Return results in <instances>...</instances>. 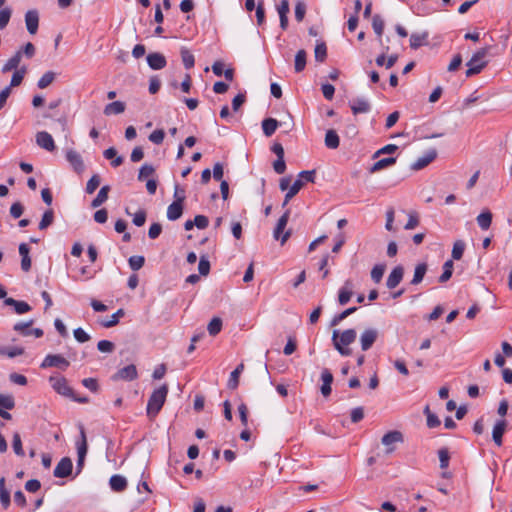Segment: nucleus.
Returning <instances> with one entry per match:
<instances>
[{
    "mask_svg": "<svg viewBox=\"0 0 512 512\" xmlns=\"http://www.w3.org/2000/svg\"><path fill=\"white\" fill-rule=\"evenodd\" d=\"M340 139L335 130H328L325 134V145L330 149H336L339 147Z\"/></svg>",
    "mask_w": 512,
    "mask_h": 512,
    "instance_id": "obj_30",
    "label": "nucleus"
},
{
    "mask_svg": "<svg viewBox=\"0 0 512 512\" xmlns=\"http://www.w3.org/2000/svg\"><path fill=\"white\" fill-rule=\"evenodd\" d=\"M356 337L357 333L355 329H347L341 333L338 330H334L332 334V342L335 349L342 356H350L352 354V349L349 348V345L356 340Z\"/></svg>",
    "mask_w": 512,
    "mask_h": 512,
    "instance_id": "obj_1",
    "label": "nucleus"
},
{
    "mask_svg": "<svg viewBox=\"0 0 512 512\" xmlns=\"http://www.w3.org/2000/svg\"><path fill=\"white\" fill-rule=\"evenodd\" d=\"M4 304L7 306L14 307V310L17 314L21 315L27 313L31 310V306L25 301H18L13 298H5Z\"/></svg>",
    "mask_w": 512,
    "mask_h": 512,
    "instance_id": "obj_19",
    "label": "nucleus"
},
{
    "mask_svg": "<svg viewBox=\"0 0 512 512\" xmlns=\"http://www.w3.org/2000/svg\"><path fill=\"white\" fill-rule=\"evenodd\" d=\"M404 275V269L402 266H396L389 274L386 280V286L389 289H394L402 281Z\"/></svg>",
    "mask_w": 512,
    "mask_h": 512,
    "instance_id": "obj_14",
    "label": "nucleus"
},
{
    "mask_svg": "<svg viewBox=\"0 0 512 512\" xmlns=\"http://www.w3.org/2000/svg\"><path fill=\"white\" fill-rule=\"evenodd\" d=\"M506 425H507L506 421L501 419V420H498L493 427L492 438H493L494 443L498 447L502 446V437L506 430Z\"/></svg>",
    "mask_w": 512,
    "mask_h": 512,
    "instance_id": "obj_17",
    "label": "nucleus"
},
{
    "mask_svg": "<svg viewBox=\"0 0 512 512\" xmlns=\"http://www.w3.org/2000/svg\"><path fill=\"white\" fill-rule=\"evenodd\" d=\"M110 487L115 492H121L127 487V480L121 475H113L109 480Z\"/></svg>",
    "mask_w": 512,
    "mask_h": 512,
    "instance_id": "obj_24",
    "label": "nucleus"
},
{
    "mask_svg": "<svg viewBox=\"0 0 512 512\" xmlns=\"http://www.w3.org/2000/svg\"><path fill=\"white\" fill-rule=\"evenodd\" d=\"M11 14L12 11L8 7L0 10V30L4 29L8 25Z\"/></svg>",
    "mask_w": 512,
    "mask_h": 512,
    "instance_id": "obj_57",
    "label": "nucleus"
},
{
    "mask_svg": "<svg viewBox=\"0 0 512 512\" xmlns=\"http://www.w3.org/2000/svg\"><path fill=\"white\" fill-rule=\"evenodd\" d=\"M165 133L162 129H157L149 135V140L154 144H161L164 140Z\"/></svg>",
    "mask_w": 512,
    "mask_h": 512,
    "instance_id": "obj_62",
    "label": "nucleus"
},
{
    "mask_svg": "<svg viewBox=\"0 0 512 512\" xmlns=\"http://www.w3.org/2000/svg\"><path fill=\"white\" fill-rule=\"evenodd\" d=\"M155 169L151 164L145 163L141 166L138 174V180L144 181L145 179L154 175Z\"/></svg>",
    "mask_w": 512,
    "mask_h": 512,
    "instance_id": "obj_47",
    "label": "nucleus"
},
{
    "mask_svg": "<svg viewBox=\"0 0 512 512\" xmlns=\"http://www.w3.org/2000/svg\"><path fill=\"white\" fill-rule=\"evenodd\" d=\"M125 103L121 101H114L112 103H109L104 108V114L109 115H118L125 111Z\"/></svg>",
    "mask_w": 512,
    "mask_h": 512,
    "instance_id": "obj_25",
    "label": "nucleus"
},
{
    "mask_svg": "<svg viewBox=\"0 0 512 512\" xmlns=\"http://www.w3.org/2000/svg\"><path fill=\"white\" fill-rule=\"evenodd\" d=\"M402 441H403V435L399 431H390L382 437V444L385 446H390L393 443L402 442Z\"/></svg>",
    "mask_w": 512,
    "mask_h": 512,
    "instance_id": "obj_32",
    "label": "nucleus"
},
{
    "mask_svg": "<svg viewBox=\"0 0 512 512\" xmlns=\"http://www.w3.org/2000/svg\"><path fill=\"white\" fill-rule=\"evenodd\" d=\"M352 288L351 281L347 280L344 286L339 290L338 301L341 305H345L350 301L353 294Z\"/></svg>",
    "mask_w": 512,
    "mask_h": 512,
    "instance_id": "obj_23",
    "label": "nucleus"
},
{
    "mask_svg": "<svg viewBox=\"0 0 512 512\" xmlns=\"http://www.w3.org/2000/svg\"><path fill=\"white\" fill-rule=\"evenodd\" d=\"M489 48H482L473 54L471 59L467 62L468 69L466 71V76L471 77L475 74H478L482 71V69L487 65V61L485 60L488 54Z\"/></svg>",
    "mask_w": 512,
    "mask_h": 512,
    "instance_id": "obj_3",
    "label": "nucleus"
},
{
    "mask_svg": "<svg viewBox=\"0 0 512 512\" xmlns=\"http://www.w3.org/2000/svg\"><path fill=\"white\" fill-rule=\"evenodd\" d=\"M306 57L307 54L305 50L301 49L299 50L295 55V61H294V69L297 73L303 71L306 66Z\"/></svg>",
    "mask_w": 512,
    "mask_h": 512,
    "instance_id": "obj_37",
    "label": "nucleus"
},
{
    "mask_svg": "<svg viewBox=\"0 0 512 512\" xmlns=\"http://www.w3.org/2000/svg\"><path fill=\"white\" fill-rule=\"evenodd\" d=\"M378 330L375 328L365 329L360 335V344L363 351L369 350L378 338Z\"/></svg>",
    "mask_w": 512,
    "mask_h": 512,
    "instance_id": "obj_6",
    "label": "nucleus"
},
{
    "mask_svg": "<svg viewBox=\"0 0 512 512\" xmlns=\"http://www.w3.org/2000/svg\"><path fill=\"white\" fill-rule=\"evenodd\" d=\"M353 114L368 113L371 109L369 101L365 98H356L350 102Z\"/></svg>",
    "mask_w": 512,
    "mask_h": 512,
    "instance_id": "obj_16",
    "label": "nucleus"
},
{
    "mask_svg": "<svg viewBox=\"0 0 512 512\" xmlns=\"http://www.w3.org/2000/svg\"><path fill=\"white\" fill-rule=\"evenodd\" d=\"M244 370V364H239L230 374V377L227 382V386L229 389H236L239 385V377L242 371Z\"/></svg>",
    "mask_w": 512,
    "mask_h": 512,
    "instance_id": "obj_26",
    "label": "nucleus"
},
{
    "mask_svg": "<svg viewBox=\"0 0 512 512\" xmlns=\"http://www.w3.org/2000/svg\"><path fill=\"white\" fill-rule=\"evenodd\" d=\"M288 220H289V211H286L278 220L277 222V225L273 231V237L275 240H280L281 241V244L283 245L290 237L291 233L290 231H286L285 233L284 230L287 226V223H288Z\"/></svg>",
    "mask_w": 512,
    "mask_h": 512,
    "instance_id": "obj_4",
    "label": "nucleus"
},
{
    "mask_svg": "<svg viewBox=\"0 0 512 512\" xmlns=\"http://www.w3.org/2000/svg\"><path fill=\"white\" fill-rule=\"evenodd\" d=\"M23 353H24V349L22 347H18V346L0 348V354L3 356H7L9 358H14L16 356H20Z\"/></svg>",
    "mask_w": 512,
    "mask_h": 512,
    "instance_id": "obj_44",
    "label": "nucleus"
},
{
    "mask_svg": "<svg viewBox=\"0 0 512 512\" xmlns=\"http://www.w3.org/2000/svg\"><path fill=\"white\" fill-rule=\"evenodd\" d=\"M278 121L274 118H266L262 121V130L265 136H272L278 128Z\"/></svg>",
    "mask_w": 512,
    "mask_h": 512,
    "instance_id": "obj_27",
    "label": "nucleus"
},
{
    "mask_svg": "<svg viewBox=\"0 0 512 512\" xmlns=\"http://www.w3.org/2000/svg\"><path fill=\"white\" fill-rule=\"evenodd\" d=\"M25 23L30 34H35L39 25V14L36 10H29L25 14Z\"/></svg>",
    "mask_w": 512,
    "mask_h": 512,
    "instance_id": "obj_15",
    "label": "nucleus"
},
{
    "mask_svg": "<svg viewBox=\"0 0 512 512\" xmlns=\"http://www.w3.org/2000/svg\"><path fill=\"white\" fill-rule=\"evenodd\" d=\"M29 247L26 243L19 245V254L21 256V269L28 272L31 268V258L29 256Z\"/></svg>",
    "mask_w": 512,
    "mask_h": 512,
    "instance_id": "obj_22",
    "label": "nucleus"
},
{
    "mask_svg": "<svg viewBox=\"0 0 512 512\" xmlns=\"http://www.w3.org/2000/svg\"><path fill=\"white\" fill-rule=\"evenodd\" d=\"M168 394V386L166 384L155 389L147 403V415L149 418H155L163 407Z\"/></svg>",
    "mask_w": 512,
    "mask_h": 512,
    "instance_id": "obj_2",
    "label": "nucleus"
},
{
    "mask_svg": "<svg viewBox=\"0 0 512 512\" xmlns=\"http://www.w3.org/2000/svg\"><path fill=\"white\" fill-rule=\"evenodd\" d=\"M36 143L41 148L50 152L55 149L54 140L52 136L46 131H40L36 134Z\"/></svg>",
    "mask_w": 512,
    "mask_h": 512,
    "instance_id": "obj_13",
    "label": "nucleus"
},
{
    "mask_svg": "<svg viewBox=\"0 0 512 512\" xmlns=\"http://www.w3.org/2000/svg\"><path fill=\"white\" fill-rule=\"evenodd\" d=\"M25 73H26V69L25 68H21L19 70H16L13 73V75H12L9 87L11 88V87L19 86L21 84V82L23 81Z\"/></svg>",
    "mask_w": 512,
    "mask_h": 512,
    "instance_id": "obj_55",
    "label": "nucleus"
},
{
    "mask_svg": "<svg viewBox=\"0 0 512 512\" xmlns=\"http://www.w3.org/2000/svg\"><path fill=\"white\" fill-rule=\"evenodd\" d=\"M15 407V399L10 394H0V411L12 410Z\"/></svg>",
    "mask_w": 512,
    "mask_h": 512,
    "instance_id": "obj_38",
    "label": "nucleus"
},
{
    "mask_svg": "<svg viewBox=\"0 0 512 512\" xmlns=\"http://www.w3.org/2000/svg\"><path fill=\"white\" fill-rule=\"evenodd\" d=\"M306 13V5L302 1H298L295 5V18L298 22L304 19Z\"/></svg>",
    "mask_w": 512,
    "mask_h": 512,
    "instance_id": "obj_61",
    "label": "nucleus"
},
{
    "mask_svg": "<svg viewBox=\"0 0 512 512\" xmlns=\"http://www.w3.org/2000/svg\"><path fill=\"white\" fill-rule=\"evenodd\" d=\"M73 334H74V338L80 342V343H84V342H87L90 340V335L88 333H86L82 328H76L74 331H73Z\"/></svg>",
    "mask_w": 512,
    "mask_h": 512,
    "instance_id": "obj_64",
    "label": "nucleus"
},
{
    "mask_svg": "<svg viewBox=\"0 0 512 512\" xmlns=\"http://www.w3.org/2000/svg\"><path fill=\"white\" fill-rule=\"evenodd\" d=\"M222 329V320L219 317H214L208 324L207 330L211 336L217 335Z\"/></svg>",
    "mask_w": 512,
    "mask_h": 512,
    "instance_id": "obj_46",
    "label": "nucleus"
},
{
    "mask_svg": "<svg viewBox=\"0 0 512 512\" xmlns=\"http://www.w3.org/2000/svg\"><path fill=\"white\" fill-rule=\"evenodd\" d=\"M56 74L53 71L45 72L37 82V86L40 89L47 88L55 80Z\"/></svg>",
    "mask_w": 512,
    "mask_h": 512,
    "instance_id": "obj_40",
    "label": "nucleus"
},
{
    "mask_svg": "<svg viewBox=\"0 0 512 512\" xmlns=\"http://www.w3.org/2000/svg\"><path fill=\"white\" fill-rule=\"evenodd\" d=\"M49 382L52 388L63 396H71L72 389L69 387L67 381L63 377H50Z\"/></svg>",
    "mask_w": 512,
    "mask_h": 512,
    "instance_id": "obj_9",
    "label": "nucleus"
},
{
    "mask_svg": "<svg viewBox=\"0 0 512 512\" xmlns=\"http://www.w3.org/2000/svg\"><path fill=\"white\" fill-rule=\"evenodd\" d=\"M81 441L77 443V454L79 458H85L87 454V441L84 428H80Z\"/></svg>",
    "mask_w": 512,
    "mask_h": 512,
    "instance_id": "obj_42",
    "label": "nucleus"
},
{
    "mask_svg": "<svg viewBox=\"0 0 512 512\" xmlns=\"http://www.w3.org/2000/svg\"><path fill=\"white\" fill-rule=\"evenodd\" d=\"M73 464L69 457L62 458L54 469V476L57 478L68 477L72 472Z\"/></svg>",
    "mask_w": 512,
    "mask_h": 512,
    "instance_id": "obj_10",
    "label": "nucleus"
},
{
    "mask_svg": "<svg viewBox=\"0 0 512 512\" xmlns=\"http://www.w3.org/2000/svg\"><path fill=\"white\" fill-rule=\"evenodd\" d=\"M385 271L384 265H375L371 270V278L374 282L379 283Z\"/></svg>",
    "mask_w": 512,
    "mask_h": 512,
    "instance_id": "obj_60",
    "label": "nucleus"
},
{
    "mask_svg": "<svg viewBox=\"0 0 512 512\" xmlns=\"http://www.w3.org/2000/svg\"><path fill=\"white\" fill-rule=\"evenodd\" d=\"M321 380L323 382L321 386V393L324 397H327L331 393V384L333 382V375L329 369L325 368L322 370Z\"/></svg>",
    "mask_w": 512,
    "mask_h": 512,
    "instance_id": "obj_18",
    "label": "nucleus"
},
{
    "mask_svg": "<svg viewBox=\"0 0 512 512\" xmlns=\"http://www.w3.org/2000/svg\"><path fill=\"white\" fill-rule=\"evenodd\" d=\"M182 199L174 201L167 208V218L171 221L179 219L183 213Z\"/></svg>",
    "mask_w": 512,
    "mask_h": 512,
    "instance_id": "obj_21",
    "label": "nucleus"
},
{
    "mask_svg": "<svg viewBox=\"0 0 512 512\" xmlns=\"http://www.w3.org/2000/svg\"><path fill=\"white\" fill-rule=\"evenodd\" d=\"M429 33L424 31L422 33H412L410 36V47L414 50L421 46L428 44Z\"/></svg>",
    "mask_w": 512,
    "mask_h": 512,
    "instance_id": "obj_20",
    "label": "nucleus"
},
{
    "mask_svg": "<svg viewBox=\"0 0 512 512\" xmlns=\"http://www.w3.org/2000/svg\"><path fill=\"white\" fill-rule=\"evenodd\" d=\"M437 156V152L435 149L428 150L423 156L419 157L413 164L411 168L415 171L421 170L428 166Z\"/></svg>",
    "mask_w": 512,
    "mask_h": 512,
    "instance_id": "obj_11",
    "label": "nucleus"
},
{
    "mask_svg": "<svg viewBox=\"0 0 512 512\" xmlns=\"http://www.w3.org/2000/svg\"><path fill=\"white\" fill-rule=\"evenodd\" d=\"M372 27L374 32L381 37L384 30V21L380 15H374L372 19Z\"/></svg>",
    "mask_w": 512,
    "mask_h": 512,
    "instance_id": "obj_53",
    "label": "nucleus"
},
{
    "mask_svg": "<svg viewBox=\"0 0 512 512\" xmlns=\"http://www.w3.org/2000/svg\"><path fill=\"white\" fill-rule=\"evenodd\" d=\"M100 185V177L99 175L95 174L93 175L86 184V192L88 194H92L95 192V190Z\"/></svg>",
    "mask_w": 512,
    "mask_h": 512,
    "instance_id": "obj_59",
    "label": "nucleus"
},
{
    "mask_svg": "<svg viewBox=\"0 0 512 512\" xmlns=\"http://www.w3.org/2000/svg\"><path fill=\"white\" fill-rule=\"evenodd\" d=\"M304 182L301 179H297L289 188L288 192L285 195V199L283 202V206L287 205L288 202L300 191L303 187Z\"/></svg>",
    "mask_w": 512,
    "mask_h": 512,
    "instance_id": "obj_35",
    "label": "nucleus"
},
{
    "mask_svg": "<svg viewBox=\"0 0 512 512\" xmlns=\"http://www.w3.org/2000/svg\"><path fill=\"white\" fill-rule=\"evenodd\" d=\"M69 366V361L59 354H48L41 363V368L57 367L61 370H66Z\"/></svg>",
    "mask_w": 512,
    "mask_h": 512,
    "instance_id": "obj_5",
    "label": "nucleus"
},
{
    "mask_svg": "<svg viewBox=\"0 0 512 512\" xmlns=\"http://www.w3.org/2000/svg\"><path fill=\"white\" fill-rule=\"evenodd\" d=\"M427 272V265L426 263H420L415 267L414 275L411 280L412 285H418L422 282L425 274Z\"/></svg>",
    "mask_w": 512,
    "mask_h": 512,
    "instance_id": "obj_34",
    "label": "nucleus"
},
{
    "mask_svg": "<svg viewBox=\"0 0 512 512\" xmlns=\"http://www.w3.org/2000/svg\"><path fill=\"white\" fill-rule=\"evenodd\" d=\"M440 468L446 469L449 466L450 454L447 448H441L438 451Z\"/></svg>",
    "mask_w": 512,
    "mask_h": 512,
    "instance_id": "obj_56",
    "label": "nucleus"
},
{
    "mask_svg": "<svg viewBox=\"0 0 512 512\" xmlns=\"http://www.w3.org/2000/svg\"><path fill=\"white\" fill-rule=\"evenodd\" d=\"M453 267H454V264H453L452 260H447L443 264V272L439 277V282L445 283L446 281H448L451 278L452 273H453Z\"/></svg>",
    "mask_w": 512,
    "mask_h": 512,
    "instance_id": "obj_43",
    "label": "nucleus"
},
{
    "mask_svg": "<svg viewBox=\"0 0 512 512\" xmlns=\"http://www.w3.org/2000/svg\"><path fill=\"white\" fill-rule=\"evenodd\" d=\"M464 250L465 243L462 240L455 241L452 249V258L454 260H460L463 256Z\"/></svg>",
    "mask_w": 512,
    "mask_h": 512,
    "instance_id": "obj_49",
    "label": "nucleus"
},
{
    "mask_svg": "<svg viewBox=\"0 0 512 512\" xmlns=\"http://www.w3.org/2000/svg\"><path fill=\"white\" fill-rule=\"evenodd\" d=\"M12 447L16 455L24 456V450L22 448V441L19 433H14Z\"/></svg>",
    "mask_w": 512,
    "mask_h": 512,
    "instance_id": "obj_58",
    "label": "nucleus"
},
{
    "mask_svg": "<svg viewBox=\"0 0 512 512\" xmlns=\"http://www.w3.org/2000/svg\"><path fill=\"white\" fill-rule=\"evenodd\" d=\"M124 316V310L119 309L114 314L111 315L108 321L102 322V326L105 328H110L119 323L120 317Z\"/></svg>",
    "mask_w": 512,
    "mask_h": 512,
    "instance_id": "obj_50",
    "label": "nucleus"
},
{
    "mask_svg": "<svg viewBox=\"0 0 512 512\" xmlns=\"http://www.w3.org/2000/svg\"><path fill=\"white\" fill-rule=\"evenodd\" d=\"M138 377L136 366L131 364L119 369L114 375L113 380L132 381Z\"/></svg>",
    "mask_w": 512,
    "mask_h": 512,
    "instance_id": "obj_8",
    "label": "nucleus"
},
{
    "mask_svg": "<svg viewBox=\"0 0 512 512\" xmlns=\"http://www.w3.org/2000/svg\"><path fill=\"white\" fill-rule=\"evenodd\" d=\"M97 348L100 352L111 353L114 350L115 346L109 340H100L97 344Z\"/></svg>",
    "mask_w": 512,
    "mask_h": 512,
    "instance_id": "obj_63",
    "label": "nucleus"
},
{
    "mask_svg": "<svg viewBox=\"0 0 512 512\" xmlns=\"http://www.w3.org/2000/svg\"><path fill=\"white\" fill-rule=\"evenodd\" d=\"M180 53H181V58H182L184 67L186 69L193 68L194 64H195V59H194L193 54L185 47L181 48Z\"/></svg>",
    "mask_w": 512,
    "mask_h": 512,
    "instance_id": "obj_39",
    "label": "nucleus"
},
{
    "mask_svg": "<svg viewBox=\"0 0 512 512\" xmlns=\"http://www.w3.org/2000/svg\"><path fill=\"white\" fill-rule=\"evenodd\" d=\"M22 58V52L17 51L8 61L3 65L2 72L7 73L11 70L17 69Z\"/></svg>",
    "mask_w": 512,
    "mask_h": 512,
    "instance_id": "obj_28",
    "label": "nucleus"
},
{
    "mask_svg": "<svg viewBox=\"0 0 512 512\" xmlns=\"http://www.w3.org/2000/svg\"><path fill=\"white\" fill-rule=\"evenodd\" d=\"M66 160L69 162V164L73 167L74 171L78 174H81L84 169L85 165L83 162V159L81 155L73 149H69L66 151Z\"/></svg>",
    "mask_w": 512,
    "mask_h": 512,
    "instance_id": "obj_7",
    "label": "nucleus"
},
{
    "mask_svg": "<svg viewBox=\"0 0 512 512\" xmlns=\"http://www.w3.org/2000/svg\"><path fill=\"white\" fill-rule=\"evenodd\" d=\"M128 263L132 270L137 271L143 267L145 259L143 256L134 255L129 258Z\"/></svg>",
    "mask_w": 512,
    "mask_h": 512,
    "instance_id": "obj_52",
    "label": "nucleus"
},
{
    "mask_svg": "<svg viewBox=\"0 0 512 512\" xmlns=\"http://www.w3.org/2000/svg\"><path fill=\"white\" fill-rule=\"evenodd\" d=\"M54 221V212L52 209H48L44 212L42 219L39 223V229L45 230L48 228Z\"/></svg>",
    "mask_w": 512,
    "mask_h": 512,
    "instance_id": "obj_45",
    "label": "nucleus"
},
{
    "mask_svg": "<svg viewBox=\"0 0 512 512\" xmlns=\"http://www.w3.org/2000/svg\"><path fill=\"white\" fill-rule=\"evenodd\" d=\"M423 413L426 415L427 418V426L429 428H436L440 425V420L434 413L431 412L429 405H426Z\"/></svg>",
    "mask_w": 512,
    "mask_h": 512,
    "instance_id": "obj_41",
    "label": "nucleus"
},
{
    "mask_svg": "<svg viewBox=\"0 0 512 512\" xmlns=\"http://www.w3.org/2000/svg\"><path fill=\"white\" fill-rule=\"evenodd\" d=\"M109 191H110V187L108 185L101 187L97 196L92 200L91 206L93 208H97V207L101 206L104 202H106L108 199Z\"/></svg>",
    "mask_w": 512,
    "mask_h": 512,
    "instance_id": "obj_29",
    "label": "nucleus"
},
{
    "mask_svg": "<svg viewBox=\"0 0 512 512\" xmlns=\"http://www.w3.org/2000/svg\"><path fill=\"white\" fill-rule=\"evenodd\" d=\"M199 274L202 276H207L210 272V262L205 255L200 257V261L198 264Z\"/></svg>",
    "mask_w": 512,
    "mask_h": 512,
    "instance_id": "obj_54",
    "label": "nucleus"
},
{
    "mask_svg": "<svg viewBox=\"0 0 512 512\" xmlns=\"http://www.w3.org/2000/svg\"><path fill=\"white\" fill-rule=\"evenodd\" d=\"M396 163L395 157H387L376 161L370 168L371 173L378 172Z\"/></svg>",
    "mask_w": 512,
    "mask_h": 512,
    "instance_id": "obj_31",
    "label": "nucleus"
},
{
    "mask_svg": "<svg viewBox=\"0 0 512 512\" xmlns=\"http://www.w3.org/2000/svg\"><path fill=\"white\" fill-rule=\"evenodd\" d=\"M0 502L4 509H7L10 505V493L5 487V478L0 479Z\"/></svg>",
    "mask_w": 512,
    "mask_h": 512,
    "instance_id": "obj_36",
    "label": "nucleus"
},
{
    "mask_svg": "<svg viewBox=\"0 0 512 512\" xmlns=\"http://www.w3.org/2000/svg\"><path fill=\"white\" fill-rule=\"evenodd\" d=\"M33 324V320H30L28 322H19L14 325V330L16 332H19L23 336H29L31 335V326Z\"/></svg>",
    "mask_w": 512,
    "mask_h": 512,
    "instance_id": "obj_48",
    "label": "nucleus"
},
{
    "mask_svg": "<svg viewBox=\"0 0 512 512\" xmlns=\"http://www.w3.org/2000/svg\"><path fill=\"white\" fill-rule=\"evenodd\" d=\"M315 60L318 62H323L327 56V48L324 42L317 43L315 47Z\"/></svg>",
    "mask_w": 512,
    "mask_h": 512,
    "instance_id": "obj_51",
    "label": "nucleus"
},
{
    "mask_svg": "<svg viewBox=\"0 0 512 512\" xmlns=\"http://www.w3.org/2000/svg\"><path fill=\"white\" fill-rule=\"evenodd\" d=\"M476 220H477L479 227L482 230H487V229H489V227L491 226V223H492V213L488 210L483 211L482 213H480L477 216Z\"/></svg>",
    "mask_w": 512,
    "mask_h": 512,
    "instance_id": "obj_33",
    "label": "nucleus"
},
{
    "mask_svg": "<svg viewBox=\"0 0 512 512\" xmlns=\"http://www.w3.org/2000/svg\"><path fill=\"white\" fill-rule=\"evenodd\" d=\"M146 60L149 67L153 70L163 69L167 64L165 56L159 52L149 53Z\"/></svg>",
    "mask_w": 512,
    "mask_h": 512,
    "instance_id": "obj_12",
    "label": "nucleus"
}]
</instances>
